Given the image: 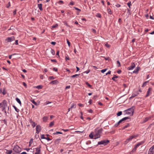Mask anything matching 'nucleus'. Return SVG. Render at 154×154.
I'll return each mask as SVG.
<instances>
[{
	"mask_svg": "<svg viewBox=\"0 0 154 154\" xmlns=\"http://www.w3.org/2000/svg\"><path fill=\"white\" fill-rule=\"evenodd\" d=\"M135 107L133 106L131 108H129L125 111V114L129 115L130 116H132L133 115L134 110Z\"/></svg>",
	"mask_w": 154,
	"mask_h": 154,
	"instance_id": "f257e3e1",
	"label": "nucleus"
},
{
	"mask_svg": "<svg viewBox=\"0 0 154 154\" xmlns=\"http://www.w3.org/2000/svg\"><path fill=\"white\" fill-rule=\"evenodd\" d=\"M13 150L14 152L17 153H19L21 151V149L17 145L14 146Z\"/></svg>",
	"mask_w": 154,
	"mask_h": 154,
	"instance_id": "f03ea898",
	"label": "nucleus"
},
{
	"mask_svg": "<svg viewBox=\"0 0 154 154\" xmlns=\"http://www.w3.org/2000/svg\"><path fill=\"white\" fill-rule=\"evenodd\" d=\"M7 106V102L5 100H4L2 102L0 103V108L2 107L4 109Z\"/></svg>",
	"mask_w": 154,
	"mask_h": 154,
	"instance_id": "7ed1b4c3",
	"label": "nucleus"
},
{
	"mask_svg": "<svg viewBox=\"0 0 154 154\" xmlns=\"http://www.w3.org/2000/svg\"><path fill=\"white\" fill-rule=\"evenodd\" d=\"M109 142V140H103L101 141L98 142V145L103 144L105 145L108 144Z\"/></svg>",
	"mask_w": 154,
	"mask_h": 154,
	"instance_id": "20e7f679",
	"label": "nucleus"
},
{
	"mask_svg": "<svg viewBox=\"0 0 154 154\" xmlns=\"http://www.w3.org/2000/svg\"><path fill=\"white\" fill-rule=\"evenodd\" d=\"M137 136V135H132L129 137V138L127 139L126 140L125 142V144L127 143L130 141L133 138H135Z\"/></svg>",
	"mask_w": 154,
	"mask_h": 154,
	"instance_id": "39448f33",
	"label": "nucleus"
},
{
	"mask_svg": "<svg viewBox=\"0 0 154 154\" xmlns=\"http://www.w3.org/2000/svg\"><path fill=\"white\" fill-rule=\"evenodd\" d=\"M129 118H130L129 117H125V118H123V119L119 120L118 123L116 124L115 125V126L116 127L117 126L119 125V124L120 123H121L122 121L125 120L126 119Z\"/></svg>",
	"mask_w": 154,
	"mask_h": 154,
	"instance_id": "423d86ee",
	"label": "nucleus"
},
{
	"mask_svg": "<svg viewBox=\"0 0 154 154\" xmlns=\"http://www.w3.org/2000/svg\"><path fill=\"white\" fill-rule=\"evenodd\" d=\"M154 153V145L152 146L149 149L148 154H153Z\"/></svg>",
	"mask_w": 154,
	"mask_h": 154,
	"instance_id": "0eeeda50",
	"label": "nucleus"
},
{
	"mask_svg": "<svg viewBox=\"0 0 154 154\" xmlns=\"http://www.w3.org/2000/svg\"><path fill=\"white\" fill-rule=\"evenodd\" d=\"M15 40V38L14 36L11 37H8L5 40L7 42H10L14 41Z\"/></svg>",
	"mask_w": 154,
	"mask_h": 154,
	"instance_id": "6e6552de",
	"label": "nucleus"
},
{
	"mask_svg": "<svg viewBox=\"0 0 154 154\" xmlns=\"http://www.w3.org/2000/svg\"><path fill=\"white\" fill-rule=\"evenodd\" d=\"M41 146H39V147H37L35 148V154H41Z\"/></svg>",
	"mask_w": 154,
	"mask_h": 154,
	"instance_id": "1a4fd4ad",
	"label": "nucleus"
},
{
	"mask_svg": "<svg viewBox=\"0 0 154 154\" xmlns=\"http://www.w3.org/2000/svg\"><path fill=\"white\" fill-rule=\"evenodd\" d=\"M152 90V88H149L147 92V94L146 95V97H147L149 96L151 94V91Z\"/></svg>",
	"mask_w": 154,
	"mask_h": 154,
	"instance_id": "9d476101",
	"label": "nucleus"
},
{
	"mask_svg": "<svg viewBox=\"0 0 154 154\" xmlns=\"http://www.w3.org/2000/svg\"><path fill=\"white\" fill-rule=\"evenodd\" d=\"M135 66L134 63H132L131 64V66L128 67V69L129 70H132L135 67Z\"/></svg>",
	"mask_w": 154,
	"mask_h": 154,
	"instance_id": "9b49d317",
	"label": "nucleus"
},
{
	"mask_svg": "<svg viewBox=\"0 0 154 154\" xmlns=\"http://www.w3.org/2000/svg\"><path fill=\"white\" fill-rule=\"evenodd\" d=\"M36 133L38 134L41 131V127L39 125H38L36 126Z\"/></svg>",
	"mask_w": 154,
	"mask_h": 154,
	"instance_id": "f8f14e48",
	"label": "nucleus"
},
{
	"mask_svg": "<svg viewBox=\"0 0 154 154\" xmlns=\"http://www.w3.org/2000/svg\"><path fill=\"white\" fill-rule=\"evenodd\" d=\"M140 69L139 67H137L136 68L133 72V73H138V71H139Z\"/></svg>",
	"mask_w": 154,
	"mask_h": 154,
	"instance_id": "ddd939ff",
	"label": "nucleus"
},
{
	"mask_svg": "<svg viewBox=\"0 0 154 154\" xmlns=\"http://www.w3.org/2000/svg\"><path fill=\"white\" fill-rule=\"evenodd\" d=\"M100 135L99 134H98L97 132H96V133L95 134V135L94 137V139H96L97 138H100Z\"/></svg>",
	"mask_w": 154,
	"mask_h": 154,
	"instance_id": "4468645a",
	"label": "nucleus"
},
{
	"mask_svg": "<svg viewBox=\"0 0 154 154\" xmlns=\"http://www.w3.org/2000/svg\"><path fill=\"white\" fill-rule=\"evenodd\" d=\"M144 141H142L138 143L136 145V146L137 147H138L142 145L144 143Z\"/></svg>",
	"mask_w": 154,
	"mask_h": 154,
	"instance_id": "2eb2a0df",
	"label": "nucleus"
},
{
	"mask_svg": "<svg viewBox=\"0 0 154 154\" xmlns=\"http://www.w3.org/2000/svg\"><path fill=\"white\" fill-rule=\"evenodd\" d=\"M151 117H149L146 118L144 119L143 120V123H145L147 121H148L149 120H150L151 119Z\"/></svg>",
	"mask_w": 154,
	"mask_h": 154,
	"instance_id": "dca6fc26",
	"label": "nucleus"
},
{
	"mask_svg": "<svg viewBox=\"0 0 154 154\" xmlns=\"http://www.w3.org/2000/svg\"><path fill=\"white\" fill-rule=\"evenodd\" d=\"M38 7L40 11H42L43 10L42 8V4H38Z\"/></svg>",
	"mask_w": 154,
	"mask_h": 154,
	"instance_id": "f3484780",
	"label": "nucleus"
},
{
	"mask_svg": "<svg viewBox=\"0 0 154 154\" xmlns=\"http://www.w3.org/2000/svg\"><path fill=\"white\" fill-rule=\"evenodd\" d=\"M48 116H44L43 118V121L44 122H46L48 119Z\"/></svg>",
	"mask_w": 154,
	"mask_h": 154,
	"instance_id": "a211bd4d",
	"label": "nucleus"
},
{
	"mask_svg": "<svg viewBox=\"0 0 154 154\" xmlns=\"http://www.w3.org/2000/svg\"><path fill=\"white\" fill-rule=\"evenodd\" d=\"M76 104H75L74 103H72V105L70 107V109H72L73 108H75L76 107Z\"/></svg>",
	"mask_w": 154,
	"mask_h": 154,
	"instance_id": "6ab92c4d",
	"label": "nucleus"
},
{
	"mask_svg": "<svg viewBox=\"0 0 154 154\" xmlns=\"http://www.w3.org/2000/svg\"><path fill=\"white\" fill-rule=\"evenodd\" d=\"M129 126V123L127 124L126 125L124 126L122 128V129L124 130L125 128L128 127Z\"/></svg>",
	"mask_w": 154,
	"mask_h": 154,
	"instance_id": "aec40b11",
	"label": "nucleus"
},
{
	"mask_svg": "<svg viewBox=\"0 0 154 154\" xmlns=\"http://www.w3.org/2000/svg\"><path fill=\"white\" fill-rule=\"evenodd\" d=\"M103 130V129L102 128H101L98 130L97 133L98 134H100H100L102 133Z\"/></svg>",
	"mask_w": 154,
	"mask_h": 154,
	"instance_id": "412c9836",
	"label": "nucleus"
},
{
	"mask_svg": "<svg viewBox=\"0 0 154 154\" xmlns=\"http://www.w3.org/2000/svg\"><path fill=\"white\" fill-rule=\"evenodd\" d=\"M118 78V76H116V75H114V76L112 78V79L113 80L116 81V80L115 79L117 78Z\"/></svg>",
	"mask_w": 154,
	"mask_h": 154,
	"instance_id": "4be33fe9",
	"label": "nucleus"
},
{
	"mask_svg": "<svg viewBox=\"0 0 154 154\" xmlns=\"http://www.w3.org/2000/svg\"><path fill=\"white\" fill-rule=\"evenodd\" d=\"M57 82V80H55L52 81H51L50 82V84H56Z\"/></svg>",
	"mask_w": 154,
	"mask_h": 154,
	"instance_id": "5701e85b",
	"label": "nucleus"
},
{
	"mask_svg": "<svg viewBox=\"0 0 154 154\" xmlns=\"http://www.w3.org/2000/svg\"><path fill=\"white\" fill-rule=\"evenodd\" d=\"M17 101L20 105H21V103L20 100L18 98H16V99Z\"/></svg>",
	"mask_w": 154,
	"mask_h": 154,
	"instance_id": "b1692460",
	"label": "nucleus"
},
{
	"mask_svg": "<svg viewBox=\"0 0 154 154\" xmlns=\"http://www.w3.org/2000/svg\"><path fill=\"white\" fill-rule=\"evenodd\" d=\"M116 64L117 65V66L118 67H119L121 66V64H120V62L118 60L117 62H116Z\"/></svg>",
	"mask_w": 154,
	"mask_h": 154,
	"instance_id": "393cba45",
	"label": "nucleus"
},
{
	"mask_svg": "<svg viewBox=\"0 0 154 154\" xmlns=\"http://www.w3.org/2000/svg\"><path fill=\"white\" fill-rule=\"evenodd\" d=\"M13 107L15 109V111L17 112H18L19 111V110L15 106H13Z\"/></svg>",
	"mask_w": 154,
	"mask_h": 154,
	"instance_id": "a878e982",
	"label": "nucleus"
},
{
	"mask_svg": "<svg viewBox=\"0 0 154 154\" xmlns=\"http://www.w3.org/2000/svg\"><path fill=\"white\" fill-rule=\"evenodd\" d=\"M107 12L110 14H112L111 10L110 8H108Z\"/></svg>",
	"mask_w": 154,
	"mask_h": 154,
	"instance_id": "bb28decb",
	"label": "nucleus"
},
{
	"mask_svg": "<svg viewBox=\"0 0 154 154\" xmlns=\"http://www.w3.org/2000/svg\"><path fill=\"white\" fill-rule=\"evenodd\" d=\"M137 94H133L131 96L130 98V99L131 98H133V97H135V96H137Z\"/></svg>",
	"mask_w": 154,
	"mask_h": 154,
	"instance_id": "cd10ccee",
	"label": "nucleus"
},
{
	"mask_svg": "<svg viewBox=\"0 0 154 154\" xmlns=\"http://www.w3.org/2000/svg\"><path fill=\"white\" fill-rule=\"evenodd\" d=\"M137 147H137L135 145V147L133 149L131 152H135L136 151Z\"/></svg>",
	"mask_w": 154,
	"mask_h": 154,
	"instance_id": "c85d7f7f",
	"label": "nucleus"
},
{
	"mask_svg": "<svg viewBox=\"0 0 154 154\" xmlns=\"http://www.w3.org/2000/svg\"><path fill=\"white\" fill-rule=\"evenodd\" d=\"M7 154H11L12 152V150H7Z\"/></svg>",
	"mask_w": 154,
	"mask_h": 154,
	"instance_id": "c756f323",
	"label": "nucleus"
},
{
	"mask_svg": "<svg viewBox=\"0 0 154 154\" xmlns=\"http://www.w3.org/2000/svg\"><path fill=\"white\" fill-rule=\"evenodd\" d=\"M51 53L53 55H54L55 54L54 51L52 49L51 50Z\"/></svg>",
	"mask_w": 154,
	"mask_h": 154,
	"instance_id": "7c9ffc66",
	"label": "nucleus"
},
{
	"mask_svg": "<svg viewBox=\"0 0 154 154\" xmlns=\"http://www.w3.org/2000/svg\"><path fill=\"white\" fill-rule=\"evenodd\" d=\"M122 111H119L118 112L117 114V115L118 116H119L122 115Z\"/></svg>",
	"mask_w": 154,
	"mask_h": 154,
	"instance_id": "2f4dec72",
	"label": "nucleus"
},
{
	"mask_svg": "<svg viewBox=\"0 0 154 154\" xmlns=\"http://www.w3.org/2000/svg\"><path fill=\"white\" fill-rule=\"evenodd\" d=\"M149 82V81H147L145 82L143 84L142 87H143L145 86L146 85V84L147 83H148Z\"/></svg>",
	"mask_w": 154,
	"mask_h": 154,
	"instance_id": "473e14b6",
	"label": "nucleus"
},
{
	"mask_svg": "<svg viewBox=\"0 0 154 154\" xmlns=\"http://www.w3.org/2000/svg\"><path fill=\"white\" fill-rule=\"evenodd\" d=\"M36 88L39 89H41L42 88V86L41 85H39L37 86Z\"/></svg>",
	"mask_w": 154,
	"mask_h": 154,
	"instance_id": "72a5a7b5",
	"label": "nucleus"
},
{
	"mask_svg": "<svg viewBox=\"0 0 154 154\" xmlns=\"http://www.w3.org/2000/svg\"><path fill=\"white\" fill-rule=\"evenodd\" d=\"M31 125L32 126L33 128H34L35 127V126L36 125V123H35V122H33L31 124Z\"/></svg>",
	"mask_w": 154,
	"mask_h": 154,
	"instance_id": "f704fd0d",
	"label": "nucleus"
},
{
	"mask_svg": "<svg viewBox=\"0 0 154 154\" xmlns=\"http://www.w3.org/2000/svg\"><path fill=\"white\" fill-rule=\"evenodd\" d=\"M62 134V133L59 131H56L55 133H54V134Z\"/></svg>",
	"mask_w": 154,
	"mask_h": 154,
	"instance_id": "c9c22d12",
	"label": "nucleus"
},
{
	"mask_svg": "<svg viewBox=\"0 0 154 154\" xmlns=\"http://www.w3.org/2000/svg\"><path fill=\"white\" fill-rule=\"evenodd\" d=\"M54 125V122H51L50 123L49 126V127H51L52 126H53Z\"/></svg>",
	"mask_w": 154,
	"mask_h": 154,
	"instance_id": "e433bc0d",
	"label": "nucleus"
},
{
	"mask_svg": "<svg viewBox=\"0 0 154 154\" xmlns=\"http://www.w3.org/2000/svg\"><path fill=\"white\" fill-rule=\"evenodd\" d=\"M35 105H37V103L36 102L34 101V100H32L31 101Z\"/></svg>",
	"mask_w": 154,
	"mask_h": 154,
	"instance_id": "4c0bfd02",
	"label": "nucleus"
},
{
	"mask_svg": "<svg viewBox=\"0 0 154 154\" xmlns=\"http://www.w3.org/2000/svg\"><path fill=\"white\" fill-rule=\"evenodd\" d=\"M52 103V102H50L49 101H47L46 103H44V104H45V105H47L49 103Z\"/></svg>",
	"mask_w": 154,
	"mask_h": 154,
	"instance_id": "58836bf2",
	"label": "nucleus"
},
{
	"mask_svg": "<svg viewBox=\"0 0 154 154\" xmlns=\"http://www.w3.org/2000/svg\"><path fill=\"white\" fill-rule=\"evenodd\" d=\"M89 137H90V138H92V139L93 138V137H94L93 134H92V133H91L89 134Z\"/></svg>",
	"mask_w": 154,
	"mask_h": 154,
	"instance_id": "ea45409f",
	"label": "nucleus"
},
{
	"mask_svg": "<svg viewBox=\"0 0 154 154\" xmlns=\"http://www.w3.org/2000/svg\"><path fill=\"white\" fill-rule=\"evenodd\" d=\"M65 59L66 61L67 60H69V58L68 55L65 56Z\"/></svg>",
	"mask_w": 154,
	"mask_h": 154,
	"instance_id": "a19ab883",
	"label": "nucleus"
},
{
	"mask_svg": "<svg viewBox=\"0 0 154 154\" xmlns=\"http://www.w3.org/2000/svg\"><path fill=\"white\" fill-rule=\"evenodd\" d=\"M107 70V69H103L101 70V72L102 73H103L104 72H106Z\"/></svg>",
	"mask_w": 154,
	"mask_h": 154,
	"instance_id": "79ce46f5",
	"label": "nucleus"
},
{
	"mask_svg": "<svg viewBox=\"0 0 154 154\" xmlns=\"http://www.w3.org/2000/svg\"><path fill=\"white\" fill-rule=\"evenodd\" d=\"M79 75L78 74H75L73 75H72L71 76V78H74L75 77H76L77 76Z\"/></svg>",
	"mask_w": 154,
	"mask_h": 154,
	"instance_id": "37998d69",
	"label": "nucleus"
},
{
	"mask_svg": "<svg viewBox=\"0 0 154 154\" xmlns=\"http://www.w3.org/2000/svg\"><path fill=\"white\" fill-rule=\"evenodd\" d=\"M67 44L69 46H70V43L68 39H66Z\"/></svg>",
	"mask_w": 154,
	"mask_h": 154,
	"instance_id": "c03bdc74",
	"label": "nucleus"
},
{
	"mask_svg": "<svg viewBox=\"0 0 154 154\" xmlns=\"http://www.w3.org/2000/svg\"><path fill=\"white\" fill-rule=\"evenodd\" d=\"M127 5L130 8V6L131 5V2H130L127 3Z\"/></svg>",
	"mask_w": 154,
	"mask_h": 154,
	"instance_id": "a18cd8bd",
	"label": "nucleus"
},
{
	"mask_svg": "<svg viewBox=\"0 0 154 154\" xmlns=\"http://www.w3.org/2000/svg\"><path fill=\"white\" fill-rule=\"evenodd\" d=\"M75 4V3L74 2H71L69 5H73Z\"/></svg>",
	"mask_w": 154,
	"mask_h": 154,
	"instance_id": "49530a36",
	"label": "nucleus"
},
{
	"mask_svg": "<svg viewBox=\"0 0 154 154\" xmlns=\"http://www.w3.org/2000/svg\"><path fill=\"white\" fill-rule=\"evenodd\" d=\"M97 95H95L93 97V99L95 100L97 98Z\"/></svg>",
	"mask_w": 154,
	"mask_h": 154,
	"instance_id": "de8ad7c7",
	"label": "nucleus"
},
{
	"mask_svg": "<svg viewBox=\"0 0 154 154\" xmlns=\"http://www.w3.org/2000/svg\"><path fill=\"white\" fill-rule=\"evenodd\" d=\"M86 84L88 86H89L90 88L91 87V85L90 84H89L88 82H86Z\"/></svg>",
	"mask_w": 154,
	"mask_h": 154,
	"instance_id": "09e8293b",
	"label": "nucleus"
},
{
	"mask_svg": "<svg viewBox=\"0 0 154 154\" xmlns=\"http://www.w3.org/2000/svg\"><path fill=\"white\" fill-rule=\"evenodd\" d=\"M96 16L98 17H99V18H100L101 17V15L100 14H97L96 15Z\"/></svg>",
	"mask_w": 154,
	"mask_h": 154,
	"instance_id": "8fccbe9b",
	"label": "nucleus"
},
{
	"mask_svg": "<svg viewBox=\"0 0 154 154\" xmlns=\"http://www.w3.org/2000/svg\"><path fill=\"white\" fill-rule=\"evenodd\" d=\"M92 32L94 33H96V30L95 29H92Z\"/></svg>",
	"mask_w": 154,
	"mask_h": 154,
	"instance_id": "3c124183",
	"label": "nucleus"
},
{
	"mask_svg": "<svg viewBox=\"0 0 154 154\" xmlns=\"http://www.w3.org/2000/svg\"><path fill=\"white\" fill-rule=\"evenodd\" d=\"M45 137L44 136V135L43 134V135H42L41 136V138H42V139H45Z\"/></svg>",
	"mask_w": 154,
	"mask_h": 154,
	"instance_id": "603ef678",
	"label": "nucleus"
},
{
	"mask_svg": "<svg viewBox=\"0 0 154 154\" xmlns=\"http://www.w3.org/2000/svg\"><path fill=\"white\" fill-rule=\"evenodd\" d=\"M16 54H11V55H9V58L10 59H11V57H12V56L13 55H15Z\"/></svg>",
	"mask_w": 154,
	"mask_h": 154,
	"instance_id": "864d4df0",
	"label": "nucleus"
},
{
	"mask_svg": "<svg viewBox=\"0 0 154 154\" xmlns=\"http://www.w3.org/2000/svg\"><path fill=\"white\" fill-rule=\"evenodd\" d=\"M58 25L57 24H56L55 25L53 26H52V28H55L57 27L58 26Z\"/></svg>",
	"mask_w": 154,
	"mask_h": 154,
	"instance_id": "5fc2aeb1",
	"label": "nucleus"
},
{
	"mask_svg": "<svg viewBox=\"0 0 154 154\" xmlns=\"http://www.w3.org/2000/svg\"><path fill=\"white\" fill-rule=\"evenodd\" d=\"M23 85L24 86L26 87L27 85H26V84L25 82H23Z\"/></svg>",
	"mask_w": 154,
	"mask_h": 154,
	"instance_id": "6e6d98bb",
	"label": "nucleus"
},
{
	"mask_svg": "<svg viewBox=\"0 0 154 154\" xmlns=\"http://www.w3.org/2000/svg\"><path fill=\"white\" fill-rule=\"evenodd\" d=\"M90 72V70H88V71L84 72V73H85L86 74H88V73H89V72Z\"/></svg>",
	"mask_w": 154,
	"mask_h": 154,
	"instance_id": "4d7b16f0",
	"label": "nucleus"
},
{
	"mask_svg": "<svg viewBox=\"0 0 154 154\" xmlns=\"http://www.w3.org/2000/svg\"><path fill=\"white\" fill-rule=\"evenodd\" d=\"M59 51H57V52L56 53V55H57L58 56V57H59Z\"/></svg>",
	"mask_w": 154,
	"mask_h": 154,
	"instance_id": "13d9d810",
	"label": "nucleus"
},
{
	"mask_svg": "<svg viewBox=\"0 0 154 154\" xmlns=\"http://www.w3.org/2000/svg\"><path fill=\"white\" fill-rule=\"evenodd\" d=\"M45 139H46L47 140H48V141H49V140H51V139H50L49 137H45Z\"/></svg>",
	"mask_w": 154,
	"mask_h": 154,
	"instance_id": "bf43d9fd",
	"label": "nucleus"
},
{
	"mask_svg": "<svg viewBox=\"0 0 154 154\" xmlns=\"http://www.w3.org/2000/svg\"><path fill=\"white\" fill-rule=\"evenodd\" d=\"M88 111L91 113H92L93 112V110L91 109H90L89 110H88Z\"/></svg>",
	"mask_w": 154,
	"mask_h": 154,
	"instance_id": "052dcab7",
	"label": "nucleus"
},
{
	"mask_svg": "<svg viewBox=\"0 0 154 154\" xmlns=\"http://www.w3.org/2000/svg\"><path fill=\"white\" fill-rule=\"evenodd\" d=\"M49 79L50 80H53L54 79V78L53 77V76H50Z\"/></svg>",
	"mask_w": 154,
	"mask_h": 154,
	"instance_id": "680f3d73",
	"label": "nucleus"
},
{
	"mask_svg": "<svg viewBox=\"0 0 154 154\" xmlns=\"http://www.w3.org/2000/svg\"><path fill=\"white\" fill-rule=\"evenodd\" d=\"M111 71L110 70H109L108 71V72L106 74V75H107V74H110L111 73Z\"/></svg>",
	"mask_w": 154,
	"mask_h": 154,
	"instance_id": "e2e57ef3",
	"label": "nucleus"
},
{
	"mask_svg": "<svg viewBox=\"0 0 154 154\" xmlns=\"http://www.w3.org/2000/svg\"><path fill=\"white\" fill-rule=\"evenodd\" d=\"M51 61L52 62H57V60L55 59H51Z\"/></svg>",
	"mask_w": 154,
	"mask_h": 154,
	"instance_id": "0e129e2a",
	"label": "nucleus"
},
{
	"mask_svg": "<svg viewBox=\"0 0 154 154\" xmlns=\"http://www.w3.org/2000/svg\"><path fill=\"white\" fill-rule=\"evenodd\" d=\"M53 70L55 71H57V69L56 68H54Z\"/></svg>",
	"mask_w": 154,
	"mask_h": 154,
	"instance_id": "69168bd1",
	"label": "nucleus"
},
{
	"mask_svg": "<svg viewBox=\"0 0 154 154\" xmlns=\"http://www.w3.org/2000/svg\"><path fill=\"white\" fill-rule=\"evenodd\" d=\"M15 44L16 45H18V40H16L15 41Z\"/></svg>",
	"mask_w": 154,
	"mask_h": 154,
	"instance_id": "338daca9",
	"label": "nucleus"
},
{
	"mask_svg": "<svg viewBox=\"0 0 154 154\" xmlns=\"http://www.w3.org/2000/svg\"><path fill=\"white\" fill-rule=\"evenodd\" d=\"M51 44L53 45H55L56 44V42H51Z\"/></svg>",
	"mask_w": 154,
	"mask_h": 154,
	"instance_id": "774afa93",
	"label": "nucleus"
}]
</instances>
